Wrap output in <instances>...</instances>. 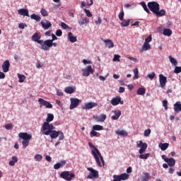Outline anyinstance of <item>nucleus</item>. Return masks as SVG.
<instances>
[{
	"label": "nucleus",
	"instance_id": "59",
	"mask_svg": "<svg viewBox=\"0 0 181 181\" xmlns=\"http://www.w3.org/2000/svg\"><path fill=\"white\" fill-rule=\"evenodd\" d=\"M150 42H152V36H148L145 40V43H150Z\"/></svg>",
	"mask_w": 181,
	"mask_h": 181
},
{
	"label": "nucleus",
	"instance_id": "28",
	"mask_svg": "<svg viewBox=\"0 0 181 181\" xmlns=\"http://www.w3.org/2000/svg\"><path fill=\"white\" fill-rule=\"evenodd\" d=\"M75 90H76V88L71 86L66 87L64 90L65 93H66L67 94H73V93H74Z\"/></svg>",
	"mask_w": 181,
	"mask_h": 181
},
{
	"label": "nucleus",
	"instance_id": "23",
	"mask_svg": "<svg viewBox=\"0 0 181 181\" xmlns=\"http://www.w3.org/2000/svg\"><path fill=\"white\" fill-rule=\"evenodd\" d=\"M174 111L175 112H181V103L180 102H176L174 104Z\"/></svg>",
	"mask_w": 181,
	"mask_h": 181
},
{
	"label": "nucleus",
	"instance_id": "49",
	"mask_svg": "<svg viewBox=\"0 0 181 181\" xmlns=\"http://www.w3.org/2000/svg\"><path fill=\"white\" fill-rule=\"evenodd\" d=\"M42 155L40 154H37L36 156H35V160H37V162H40L42 160Z\"/></svg>",
	"mask_w": 181,
	"mask_h": 181
},
{
	"label": "nucleus",
	"instance_id": "44",
	"mask_svg": "<svg viewBox=\"0 0 181 181\" xmlns=\"http://www.w3.org/2000/svg\"><path fill=\"white\" fill-rule=\"evenodd\" d=\"M125 15V13H124V11H121L118 16H119V21H124V16Z\"/></svg>",
	"mask_w": 181,
	"mask_h": 181
},
{
	"label": "nucleus",
	"instance_id": "35",
	"mask_svg": "<svg viewBox=\"0 0 181 181\" xmlns=\"http://www.w3.org/2000/svg\"><path fill=\"white\" fill-rule=\"evenodd\" d=\"M30 18L33 19L34 21H36V22H39L42 19V18H40V16L36 15L35 13L32 14L30 16Z\"/></svg>",
	"mask_w": 181,
	"mask_h": 181
},
{
	"label": "nucleus",
	"instance_id": "42",
	"mask_svg": "<svg viewBox=\"0 0 181 181\" xmlns=\"http://www.w3.org/2000/svg\"><path fill=\"white\" fill-rule=\"evenodd\" d=\"M18 78H19V83H23L25 81V79L26 78V76L21 74H18Z\"/></svg>",
	"mask_w": 181,
	"mask_h": 181
},
{
	"label": "nucleus",
	"instance_id": "54",
	"mask_svg": "<svg viewBox=\"0 0 181 181\" xmlns=\"http://www.w3.org/2000/svg\"><path fill=\"white\" fill-rule=\"evenodd\" d=\"M40 13L42 15V16H47V11L45 8H42L40 10Z\"/></svg>",
	"mask_w": 181,
	"mask_h": 181
},
{
	"label": "nucleus",
	"instance_id": "63",
	"mask_svg": "<svg viewBox=\"0 0 181 181\" xmlns=\"http://www.w3.org/2000/svg\"><path fill=\"white\" fill-rule=\"evenodd\" d=\"M25 26L26 27L27 25H25V24H23V23H20V24L18 25L19 29H25Z\"/></svg>",
	"mask_w": 181,
	"mask_h": 181
},
{
	"label": "nucleus",
	"instance_id": "36",
	"mask_svg": "<svg viewBox=\"0 0 181 181\" xmlns=\"http://www.w3.org/2000/svg\"><path fill=\"white\" fill-rule=\"evenodd\" d=\"M168 59L173 66H177V61L176 60V59L173 58V57L172 56H169Z\"/></svg>",
	"mask_w": 181,
	"mask_h": 181
},
{
	"label": "nucleus",
	"instance_id": "58",
	"mask_svg": "<svg viewBox=\"0 0 181 181\" xmlns=\"http://www.w3.org/2000/svg\"><path fill=\"white\" fill-rule=\"evenodd\" d=\"M113 181H121L119 175H113Z\"/></svg>",
	"mask_w": 181,
	"mask_h": 181
},
{
	"label": "nucleus",
	"instance_id": "22",
	"mask_svg": "<svg viewBox=\"0 0 181 181\" xmlns=\"http://www.w3.org/2000/svg\"><path fill=\"white\" fill-rule=\"evenodd\" d=\"M151 174L149 173H143V175L140 177L141 181H149Z\"/></svg>",
	"mask_w": 181,
	"mask_h": 181
},
{
	"label": "nucleus",
	"instance_id": "55",
	"mask_svg": "<svg viewBox=\"0 0 181 181\" xmlns=\"http://www.w3.org/2000/svg\"><path fill=\"white\" fill-rule=\"evenodd\" d=\"M90 135L91 138H93V136H100V135L98 134L97 132L94 130L90 132Z\"/></svg>",
	"mask_w": 181,
	"mask_h": 181
},
{
	"label": "nucleus",
	"instance_id": "53",
	"mask_svg": "<svg viewBox=\"0 0 181 181\" xmlns=\"http://www.w3.org/2000/svg\"><path fill=\"white\" fill-rule=\"evenodd\" d=\"M64 139V134L62 132V131H59V140L63 141Z\"/></svg>",
	"mask_w": 181,
	"mask_h": 181
},
{
	"label": "nucleus",
	"instance_id": "27",
	"mask_svg": "<svg viewBox=\"0 0 181 181\" xmlns=\"http://www.w3.org/2000/svg\"><path fill=\"white\" fill-rule=\"evenodd\" d=\"M68 37H69L70 42H71V43H74V42H77V37L73 36V33H68Z\"/></svg>",
	"mask_w": 181,
	"mask_h": 181
},
{
	"label": "nucleus",
	"instance_id": "4",
	"mask_svg": "<svg viewBox=\"0 0 181 181\" xmlns=\"http://www.w3.org/2000/svg\"><path fill=\"white\" fill-rule=\"evenodd\" d=\"M54 126L52 124L44 122L41 128L43 135H50V132L54 131Z\"/></svg>",
	"mask_w": 181,
	"mask_h": 181
},
{
	"label": "nucleus",
	"instance_id": "50",
	"mask_svg": "<svg viewBox=\"0 0 181 181\" xmlns=\"http://www.w3.org/2000/svg\"><path fill=\"white\" fill-rule=\"evenodd\" d=\"M5 128H6V129H7V130H11V129H13V124H6L5 125Z\"/></svg>",
	"mask_w": 181,
	"mask_h": 181
},
{
	"label": "nucleus",
	"instance_id": "8",
	"mask_svg": "<svg viewBox=\"0 0 181 181\" xmlns=\"http://www.w3.org/2000/svg\"><path fill=\"white\" fill-rule=\"evenodd\" d=\"M38 103H40V108L45 107L46 108H53V105L50 102L45 100L43 98H39Z\"/></svg>",
	"mask_w": 181,
	"mask_h": 181
},
{
	"label": "nucleus",
	"instance_id": "18",
	"mask_svg": "<svg viewBox=\"0 0 181 181\" xmlns=\"http://www.w3.org/2000/svg\"><path fill=\"white\" fill-rule=\"evenodd\" d=\"M18 14L22 16H28L29 17V10L25 8H20L18 11Z\"/></svg>",
	"mask_w": 181,
	"mask_h": 181
},
{
	"label": "nucleus",
	"instance_id": "56",
	"mask_svg": "<svg viewBox=\"0 0 181 181\" xmlns=\"http://www.w3.org/2000/svg\"><path fill=\"white\" fill-rule=\"evenodd\" d=\"M129 60H131L132 62H134V63H139V60L138 59L132 57H128Z\"/></svg>",
	"mask_w": 181,
	"mask_h": 181
},
{
	"label": "nucleus",
	"instance_id": "48",
	"mask_svg": "<svg viewBox=\"0 0 181 181\" xmlns=\"http://www.w3.org/2000/svg\"><path fill=\"white\" fill-rule=\"evenodd\" d=\"M86 23H88V21L87 19L83 18L81 21H79L78 24L81 26L83 25H86Z\"/></svg>",
	"mask_w": 181,
	"mask_h": 181
},
{
	"label": "nucleus",
	"instance_id": "38",
	"mask_svg": "<svg viewBox=\"0 0 181 181\" xmlns=\"http://www.w3.org/2000/svg\"><path fill=\"white\" fill-rule=\"evenodd\" d=\"M103 127L101 125L96 124L93 126V131H103Z\"/></svg>",
	"mask_w": 181,
	"mask_h": 181
},
{
	"label": "nucleus",
	"instance_id": "41",
	"mask_svg": "<svg viewBox=\"0 0 181 181\" xmlns=\"http://www.w3.org/2000/svg\"><path fill=\"white\" fill-rule=\"evenodd\" d=\"M122 22L121 23V26H123L124 28H126L127 26H129V20L125 21L124 19H123V21H122Z\"/></svg>",
	"mask_w": 181,
	"mask_h": 181
},
{
	"label": "nucleus",
	"instance_id": "61",
	"mask_svg": "<svg viewBox=\"0 0 181 181\" xmlns=\"http://www.w3.org/2000/svg\"><path fill=\"white\" fill-rule=\"evenodd\" d=\"M61 26L62 29H69V26L67 25V24H66V23H62Z\"/></svg>",
	"mask_w": 181,
	"mask_h": 181
},
{
	"label": "nucleus",
	"instance_id": "37",
	"mask_svg": "<svg viewBox=\"0 0 181 181\" xmlns=\"http://www.w3.org/2000/svg\"><path fill=\"white\" fill-rule=\"evenodd\" d=\"M116 134L120 135V136H127L128 135V133L124 130H117L116 131Z\"/></svg>",
	"mask_w": 181,
	"mask_h": 181
},
{
	"label": "nucleus",
	"instance_id": "10",
	"mask_svg": "<svg viewBox=\"0 0 181 181\" xmlns=\"http://www.w3.org/2000/svg\"><path fill=\"white\" fill-rule=\"evenodd\" d=\"M87 169L90 172L89 175L87 176V179H93V177L98 179V171L94 170L93 168H88Z\"/></svg>",
	"mask_w": 181,
	"mask_h": 181
},
{
	"label": "nucleus",
	"instance_id": "3",
	"mask_svg": "<svg viewBox=\"0 0 181 181\" xmlns=\"http://www.w3.org/2000/svg\"><path fill=\"white\" fill-rule=\"evenodd\" d=\"M19 141L23 139L22 145L23 148H28L29 146V142H30V139H32V135L26 133V132H21L18 134Z\"/></svg>",
	"mask_w": 181,
	"mask_h": 181
},
{
	"label": "nucleus",
	"instance_id": "32",
	"mask_svg": "<svg viewBox=\"0 0 181 181\" xmlns=\"http://www.w3.org/2000/svg\"><path fill=\"white\" fill-rule=\"evenodd\" d=\"M18 163V157L16 156H13L12 157V160H10L8 163V165L10 166H15V164Z\"/></svg>",
	"mask_w": 181,
	"mask_h": 181
},
{
	"label": "nucleus",
	"instance_id": "45",
	"mask_svg": "<svg viewBox=\"0 0 181 181\" xmlns=\"http://www.w3.org/2000/svg\"><path fill=\"white\" fill-rule=\"evenodd\" d=\"M174 73H175V74H179V73H181V66H175Z\"/></svg>",
	"mask_w": 181,
	"mask_h": 181
},
{
	"label": "nucleus",
	"instance_id": "30",
	"mask_svg": "<svg viewBox=\"0 0 181 181\" xmlns=\"http://www.w3.org/2000/svg\"><path fill=\"white\" fill-rule=\"evenodd\" d=\"M149 49H151V45L148 42H144L141 47V52H146V50H149Z\"/></svg>",
	"mask_w": 181,
	"mask_h": 181
},
{
	"label": "nucleus",
	"instance_id": "46",
	"mask_svg": "<svg viewBox=\"0 0 181 181\" xmlns=\"http://www.w3.org/2000/svg\"><path fill=\"white\" fill-rule=\"evenodd\" d=\"M151 129H146L144 133V136H149V135H151Z\"/></svg>",
	"mask_w": 181,
	"mask_h": 181
},
{
	"label": "nucleus",
	"instance_id": "9",
	"mask_svg": "<svg viewBox=\"0 0 181 181\" xmlns=\"http://www.w3.org/2000/svg\"><path fill=\"white\" fill-rule=\"evenodd\" d=\"M83 76L84 77H88L90 74H94V69H93V66L91 65L88 66L86 68L82 69Z\"/></svg>",
	"mask_w": 181,
	"mask_h": 181
},
{
	"label": "nucleus",
	"instance_id": "47",
	"mask_svg": "<svg viewBox=\"0 0 181 181\" xmlns=\"http://www.w3.org/2000/svg\"><path fill=\"white\" fill-rule=\"evenodd\" d=\"M134 76L133 77L134 80H136V78H138L139 77V75H138V73H139V71H138V69H134Z\"/></svg>",
	"mask_w": 181,
	"mask_h": 181
},
{
	"label": "nucleus",
	"instance_id": "17",
	"mask_svg": "<svg viewBox=\"0 0 181 181\" xmlns=\"http://www.w3.org/2000/svg\"><path fill=\"white\" fill-rule=\"evenodd\" d=\"M40 37H42L39 33H35L32 36V40L33 42H37V43H39V42H41L42 40H40Z\"/></svg>",
	"mask_w": 181,
	"mask_h": 181
},
{
	"label": "nucleus",
	"instance_id": "12",
	"mask_svg": "<svg viewBox=\"0 0 181 181\" xmlns=\"http://www.w3.org/2000/svg\"><path fill=\"white\" fill-rule=\"evenodd\" d=\"M110 103L112 105H118V104H121L122 105V104H124V100H121V97L117 96L111 100Z\"/></svg>",
	"mask_w": 181,
	"mask_h": 181
},
{
	"label": "nucleus",
	"instance_id": "39",
	"mask_svg": "<svg viewBox=\"0 0 181 181\" xmlns=\"http://www.w3.org/2000/svg\"><path fill=\"white\" fill-rule=\"evenodd\" d=\"M119 176L120 177V180H127L129 177V175L127 173L121 174Z\"/></svg>",
	"mask_w": 181,
	"mask_h": 181
},
{
	"label": "nucleus",
	"instance_id": "13",
	"mask_svg": "<svg viewBox=\"0 0 181 181\" xmlns=\"http://www.w3.org/2000/svg\"><path fill=\"white\" fill-rule=\"evenodd\" d=\"M159 81H160V86L161 88H163V87L166 86V83H168V78H166V76H163V74H160Z\"/></svg>",
	"mask_w": 181,
	"mask_h": 181
},
{
	"label": "nucleus",
	"instance_id": "21",
	"mask_svg": "<svg viewBox=\"0 0 181 181\" xmlns=\"http://www.w3.org/2000/svg\"><path fill=\"white\" fill-rule=\"evenodd\" d=\"M103 42L106 46V47H108V49H111L112 47H114V42H112V40H103Z\"/></svg>",
	"mask_w": 181,
	"mask_h": 181
},
{
	"label": "nucleus",
	"instance_id": "2",
	"mask_svg": "<svg viewBox=\"0 0 181 181\" xmlns=\"http://www.w3.org/2000/svg\"><path fill=\"white\" fill-rule=\"evenodd\" d=\"M136 148H140L139 153H140L139 158L140 159H148V156H149V153H144L148 148V144L146 143H143L142 141H139V143L136 144Z\"/></svg>",
	"mask_w": 181,
	"mask_h": 181
},
{
	"label": "nucleus",
	"instance_id": "52",
	"mask_svg": "<svg viewBox=\"0 0 181 181\" xmlns=\"http://www.w3.org/2000/svg\"><path fill=\"white\" fill-rule=\"evenodd\" d=\"M105 119H107V115H101L99 119L100 122H104Z\"/></svg>",
	"mask_w": 181,
	"mask_h": 181
},
{
	"label": "nucleus",
	"instance_id": "62",
	"mask_svg": "<svg viewBox=\"0 0 181 181\" xmlns=\"http://www.w3.org/2000/svg\"><path fill=\"white\" fill-rule=\"evenodd\" d=\"M56 35L58 37H60V36H62V35H63V32H62V30H57L56 32Z\"/></svg>",
	"mask_w": 181,
	"mask_h": 181
},
{
	"label": "nucleus",
	"instance_id": "5",
	"mask_svg": "<svg viewBox=\"0 0 181 181\" xmlns=\"http://www.w3.org/2000/svg\"><path fill=\"white\" fill-rule=\"evenodd\" d=\"M38 45H40L42 50H49L52 47V40L38 41Z\"/></svg>",
	"mask_w": 181,
	"mask_h": 181
},
{
	"label": "nucleus",
	"instance_id": "57",
	"mask_svg": "<svg viewBox=\"0 0 181 181\" xmlns=\"http://www.w3.org/2000/svg\"><path fill=\"white\" fill-rule=\"evenodd\" d=\"M119 59H121V56L115 54L113 58V62H119Z\"/></svg>",
	"mask_w": 181,
	"mask_h": 181
},
{
	"label": "nucleus",
	"instance_id": "14",
	"mask_svg": "<svg viewBox=\"0 0 181 181\" xmlns=\"http://www.w3.org/2000/svg\"><path fill=\"white\" fill-rule=\"evenodd\" d=\"M9 67H11V64L9 60H6L2 64V69L4 73H8L9 71Z\"/></svg>",
	"mask_w": 181,
	"mask_h": 181
},
{
	"label": "nucleus",
	"instance_id": "25",
	"mask_svg": "<svg viewBox=\"0 0 181 181\" xmlns=\"http://www.w3.org/2000/svg\"><path fill=\"white\" fill-rule=\"evenodd\" d=\"M159 148H160L161 151H166L167 148H169L168 143H160L158 145Z\"/></svg>",
	"mask_w": 181,
	"mask_h": 181
},
{
	"label": "nucleus",
	"instance_id": "11",
	"mask_svg": "<svg viewBox=\"0 0 181 181\" xmlns=\"http://www.w3.org/2000/svg\"><path fill=\"white\" fill-rule=\"evenodd\" d=\"M71 105L69 106L70 110H74V108H77L78 107V104H80V99L77 98H71Z\"/></svg>",
	"mask_w": 181,
	"mask_h": 181
},
{
	"label": "nucleus",
	"instance_id": "60",
	"mask_svg": "<svg viewBox=\"0 0 181 181\" xmlns=\"http://www.w3.org/2000/svg\"><path fill=\"white\" fill-rule=\"evenodd\" d=\"M163 106L164 107L165 110H168V100H165L163 101Z\"/></svg>",
	"mask_w": 181,
	"mask_h": 181
},
{
	"label": "nucleus",
	"instance_id": "15",
	"mask_svg": "<svg viewBox=\"0 0 181 181\" xmlns=\"http://www.w3.org/2000/svg\"><path fill=\"white\" fill-rule=\"evenodd\" d=\"M41 26H42L45 30H47L51 26L52 23L50 21L45 20V21H41Z\"/></svg>",
	"mask_w": 181,
	"mask_h": 181
},
{
	"label": "nucleus",
	"instance_id": "16",
	"mask_svg": "<svg viewBox=\"0 0 181 181\" xmlns=\"http://www.w3.org/2000/svg\"><path fill=\"white\" fill-rule=\"evenodd\" d=\"M94 107H97V103L90 102V103H86L83 107V110H91L92 108H94Z\"/></svg>",
	"mask_w": 181,
	"mask_h": 181
},
{
	"label": "nucleus",
	"instance_id": "51",
	"mask_svg": "<svg viewBox=\"0 0 181 181\" xmlns=\"http://www.w3.org/2000/svg\"><path fill=\"white\" fill-rule=\"evenodd\" d=\"M155 76H156L155 72H152L151 74H148L147 75V77L150 78V80H153V78H155Z\"/></svg>",
	"mask_w": 181,
	"mask_h": 181
},
{
	"label": "nucleus",
	"instance_id": "1",
	"mask_svg": "<svg viewBox=\"0 0 181 181\" xmlns=\"http://www.w3.org/2000/svg\"><path fill=\"white\" fill-rule=\"evenodd\" d=\"M88 146L92 149V154L95 158L97 165H99L100 168L104 166V165H105V162L104 161V158H103V156H101V153H100L98 148H97L95 146H93L91 142L88 143Z\"/></svg>",
	"mask_w": 181,
	"mask_h": 181
},
{
	"label": "nucleus",
	"instance_id": "31",
	"mask_svg": "<svg viewBox=\"0 0 181 181\" xmlns=\"http://www.w3.org/2000/svg\"><path fill=\"white\" fill-rule=\"evenodd\" d=\"M53 119H54V115H53V114L49 113L47 116L46 122H47V124H49V122H52Z\"/></svg>",
	"mask_w": 181,
	"mask_h": 181
},
{
	"label": "nucleus",
	"instance_id": "7",
	"mask_svg": "<svg viewBox=\"0 0 181 181\" xmlns=\"http://www.w3.org/2000/svg\"><path fill=\"white\" fill-rule=\"evenodd\" d=\"M148 8L153 12V13H155L157 12V11H159V4L156 1H151L148 3Z\"/></svg>",
	"mask_w": 181,
	"mask_h": 181
},
{
	"label": "nucleus",
	"instance_id": "26",
	"mask_svg": "<svg viewBox=\"0 0 181 181\" xmlns=\"http://www.w3.org/2000/svg\"><path fill=\"white\" fill-rule=\"evenodd\" d=\"M121 117V110L115 111V115L112 116V119L117 120Z\"/></svg>",
	"mask_w": 181,
	"mask_h": 181
},
{
	"label": "nucleus",
	"instance_id": "64",
	"mask_svg": "<svg viewBox=\"0 0 181 181\" xmlns=\"http://www.w3.org/2000/svg\"><path fill=\"white\" fill-rule=\"evenodd\" d=\"M95 25H100L101 24V18L98 17V21L95 22Z\"/></svg>",
	"mask_w": 181,
	"mask_h": 181
},
{
	"label": "nucleus",
	"instance_id": "40",
	"mask_svg": "<svg viewBox=\"0 0 181 181\" xmlns=\"http://www.w3.org/2000/svg\"><path fill=\"white\" fill-rule=\"evenodd\" d=\"M141 5L143 7L144 10L147 13H151V11H149V9L148 8V6H146V4L145 2L142 1L141 2Z\"/></svg>",
	"mask_w": 181,
	"mask_h": 181
},
{
	"label": "nucleus",
	"instance_id": "29",
	"mask_svg": "<svg viewBox=\"0 0 181 181\" xmlns=\"http://www.w3.org/2000/svg\"><path fill=\"white\" fill-rule=\"evenodd\" d=\"M172 30L169 29V28H165L163 30V35H164V36H172Z\"/></svg>",
	"mask_w": 181,
	"mask_h": 181
},
{
	"label": "nucleus",
	"instance_id": "20",
	"mask_svg": "<svg viewBox=\"0 0 181 181\" xmlns=\"http://www.w3.org/2000/svg\"><path fill=\"white\" fill-rule=\"evenodd\" d=\"M166 163H168V166H170L171 168L173 166H175L176 165V160L173 158H170L168 159L165 160Z\"/></svg>",
	"mask_w": 181,
	"mask_h": 181
},
{
	"label": "nucleus",
	"instance_id": "24",
	"mask_svg": "<svg viewBox=\"0 0 181 181\" xmlns=\"http://www.w3.org/2000/svg\"><path fill=\"white\" fill-rule=\"evenodd\" d=\"M59 131H56V130H54L52 132H50V134H49L51 139H56V138H57V136H59Z\"/></svg>",
	"mask_w": 181,
	"mask_h": 181
},
{
	"label": "nucleus",
	"instance_id": "6",
	"mask_svg": "<svg viewBox=\"0 0 181 181\" xmlns=\"http://www.w3.org/2000/svg\"><path fill=\"white\" fill-rule=\"evenodd\" d=\"M76 175H74V173H70V172L69 171H64V172H62L60 174V177L67 181L73 180V177H74Z\"/></svg>",
	"mask_w": 181,
	"mask_h": 181
},
{
	"label": "nucleus",
	"instance_id": "33",
	"mask_svg": "<svg viewBox=\"0 0 181 181\" xmlns=\"http://www.w3.org/2000/svg\"><path fill=\"white\" fill-rule=\"evenodd\" d=\"M138 95H144L146 93L145 88H139L136 91Z\"/></svg>",
	"mask_w": 181,
	"mask_h": 181
},
{
	"label": "nucleus",
	"instance_id": "19",
	"mask_svg": "<svg viewBox=\"0 0 181 181\" xmlns=\"http://www.w3.org/2000/svg\"><path fill=\"white\" fill-rule=\"evenodd\" d=\"M65 165H66V160H62L59 163H57L54 165V169L55 170L60 169V168H63V166H64Z\"/></svg>",
	"mask_w": 181,
	"mask_h": 181
},
{
	"label": "nucleus",
	"instance_id": "34",
	"mask_svg": "<svg viewBox=\"0 0 181 181\" xmlns=\"http://www.w3.org/2000/svg\"><path fill=\"white\" fill-rule=\"evenodd\" d=\"M156 16H158V17L160 16H165V14L166 13V11H165L164 9H161L160 11H157L156 13H154Z\"/></svg>",
	"mask_w": 181,
	"mask_h": 181
},
{
	"label": "nucleus",
	"instance_id": "43",
	"mask_svg": "<svg viewBox=\"0 0 181 181\" xmlns=\"http://www.w3.org/2000/svg\"><path fill=\"white\" fill-rule=\"evenodd\" d=\"M83 11L85 12V13L86 14V16H88V18H91V16H93V14L91 13V12H90V10L83 8Z\"/></svg>",
	"mask_w": 181,
	"mask_h": 181
}]
</instances>
